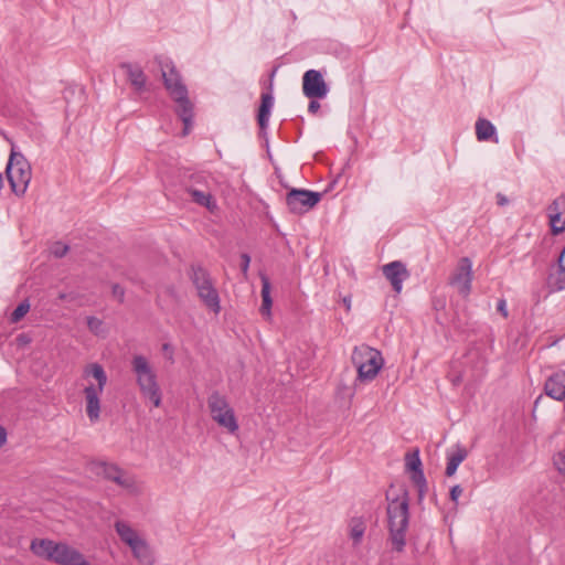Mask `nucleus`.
I'll list each match as a JSON object with an SVG mask.
<instances>
[{"instance_id":"f257e3e1","label":"nucleus","mask_w":565,"mask_h":565,"mask_svg":"<svg viewBox=\"0 0 565 565\" xmlns=\"http://www.w3.org/2000/svg\"><path fill=\"white\" fill-rule=\"evenodd\" d=\"M393 487L386 492V514L388 540L396 552H402L406 545V532L409 524V498L404 489L396 494L393 493Z\"/></svg>"},{"instance_id":"f03ea898","label":"nucleus","mask_w":565,"mask_h":565,"mask_svg":"<svg viewBox=\"0 0 565 565\" xmlns=\"http://www.w3.org/2000/svg\"><path fill=\"white\" fill-rule=\"evenodd\" d=\"M158 63L162 73L164 87L169 92L170 97L177 103L175 113L184 125L182 135L186 136L191 130L194 115L193 104L188 97V88L182 83L179 72L170 60L160 58Z\"/></svg>"},{"instance_id":"7ed1b4c3","label":"nucleus","mask_w":565,"mask_h":565,"mask_svg":"<svg viewBox=\"0 0 565 565\" xmlns=\"http://www.w3.org/2000/svg\"><path fill=\"white\" fill-rule=\"evenodd\" d=\"M30 550L34 555L58 565H92L78 550L64 542L35 539L31 542Z\"/></svg>"},{"instance_id":"20e7f679","label":"nucleus","mask_w":565,"mask_h":565,"mask_svg":"<svg viewBox=\"0 0 565 565\" xmlns=\"http://www.w3.org/2000/svg\"><path fill=\"white\" fill-rule=\"evenodd\" d=\"M131 371L135 374L141 397L154 407H159L162 403V391L158 383L157 373L149 360L140 354L135 355L131 360Z\"/></svg>"},{"instance_id":"39448f33","label":"nucleus","mask_w":565,"mask_h":565,"mask_svg":"<svg viewBox=\"0 0 565 565\" xmlns=\"http://www.w3.org/2000/svg\"><path fill=\"white\" fill-rule=\"evenodd\" d=\"M83 376L85 379L93 377L97 382V385L90 383L84 388L86 414L89 420L94 423L99 419V396L107 384V374L100 364L92 363L84 369Z\"/></svg>"},{"instance_id":"423d86ee","label":"nucleus","mask_w":565,"mask_h":565,"mask_svg":"<svg viewBox=\"0 0 565 565\" xmlns=\"http://www.w3.org/2000/svg\"><path fill=\"white\" fill-rule=\"evenodd\" d=\"M351 361L358 371V380L369 382L376 377L384 365L382 353L366 344L353 349Z\"/></svg>"},{"instance_id":"0eeeda50","label":"nucleus","mask_w":565,"mask_h":565,"mask_svg":"<svg viewBox=\"0 0 565 565\" xmlns=\"http://www.w3.org/2000/svg\"><path fill=\"white\" fill-rule=\"evenodd\" d=\"M7 179L11 190L17 195H23L32 178L31 166L22 153L12 151L6 168Z\"/></svg>"},{"instance_id":"6e6552de","label":"nucleus","mask_w":565,"mask_h":565,"mask_svg":"<svg viewBox=\"0 0 565 565\" xmlns=\"http://www.w3.org/2000/svg\"><path fill=\"white\" fill-rule=\"evenodd\" d=\"M207 407L212 419L230 434H236L239 426L234 409L227 398L218 392L207 397Z\"/></svg>"},{"instance_id":"1a4fd4ad","label":"nucleus","mask_w":565,"mask_h":565,"mask_svg":"<svg viewBox=\"0 0 565 565\" xmlns=\"http://www.w3.org/2000/svg\"><path fill=\"white\" fill-rule=\"evenodd\" d=\"M191 280L196 288L199 298L214 313L221 311L220 296L210 274L201 266L191 267Z\"/></svg>"},{"instance_id":"9d476101","label":"nucleus","mask_w":565,"mask_h":565,"mask_svg":"<svg viewBox=\"0 0 565 565\" xmlns=\"http://www.w3.org/2000/svg\"><path fill=\"white\" fill-rule=\"evenodd\" d=\"M321 200V193L305 189H291L286 195V204L294 214H303Z\"/></svg>"},{"instance_id":"9b49d317","label":"nucleus","mask_w":565,"mask_h":565,"mask_svg":"<svg viewBox=\"0 0 565 565\" xmlns=\"http://www.w3.org/2000/svg\"><path fill=\"white\" fill-rule=\"evenodd\" d=\"M302 92L308 98H324L329 87L319 71L309 70L302 76Z\"/></svg>"},{"instance_id":"f8f14e48","label":"nucleus","mask_w":565,"mask_h":565,"mask_svg":"<svg viewBox=\"0 0 565 565\" xmlns=\"http://www.w3.org/2000/svg\"><path fill=\"white\" fill-rule=\"evenodd\" d=\"M472 281V263L468 257L459 260L458 268L450 279V284L455 286L459 294L467 297L471 290Z\"/></svg>"},{"instance_id":"ddd939ff","label":"nucleus","mask_w":565,"mask_h":565,"mask_svg":"<svg viewBox=\"0 0 565 565\" xmlns=\"http://www.w3.org/2000/svg\"><path fill=\"white\" fill-rule=\"evenodd\" d=\"M382 271L385 278L391 282L393 290L397 294L402 291L403 282L411 276L405 264L399 260L384 265Z\"/></svg>"},{"instance_id":"4468645a","label":"nucleus","mask_w":565,"mask_h":565,"mask_svg":"<svg viewBox=\"0 0 565 565\" xmlns=\"http://www.w3.org/2000/svg\"><path fill=\"white\" fill-rule=\"evenodd\" d=\"M202 180H204L203 175H194L193 184L189 185L186 191L194 203L204 206L210 211H214L217 207L216 202L211 192L201 185Z\"/></svg>"},{"instance_id":"2eb2a0df","label":"nucleus","mask_w":565,"mask_h":565,"mask_svg":"<svg viewBox=\"0 0 565 565\" xmlns=\"http://www.w3.org/2000/svg\"><path fill=\"white\" fill-rule=\"evenodd\" d=\"M547 216L553 234L565 231V195H559L548 205Z\"/></svg>"},{"instance_id":"dca6fc26","label":"nucleus","mask_w":565,"mask_h":565,"mask_svg":"<svg viewBox=\"0 0 565 565\" xmlns=\"http://www.w3.org/2000/svg\"><path fill=\"white\" fill-rule=\"evenodd\" d=\"M125 71L127 81L136 93H143L147 89L148 78L140 65L124 62L119 65Z\"/></svg>"},{"instance_id":"f3484780","label":"nucleus","mask_w":565,"mask_h":565,"mask_svg":"<svg viewBox=\"0 0 565 565\" xmlns=\"http://www.w3.org/2000/svg\"><path fill=\"white\" fill-rule=\"evenodd\" d=\"M544 392L555 401L565 398V371H557L547 377Z\"/></svg>"},{"instance_id":"a211bd4d","label":"nucleus","mask_w":565,"mask_h":565,"mask_svg":"<svg viewBox=\"0 0 565 565\" xmlns=\"http://www.w3.org/2000/svg\"><path fill=\"white\" fill-rule=\"evenodd\" d=\"M468 451L467 449L457 444L452 449L447 451V466H446V476L451 477L456 473L459 465L467 458Z\"/></svg>"},{"instance_id":"6ab92c4d","label":"nucleus","mask_w":565,"mask_h":565,"mask_svg":"<svg viewBox=\"0 0 565 565\" xmlns=\"http://www.w3.org/2000/svg\"><path fill=\"white\" fill-rule=\"evenodd\" d=\"M130 550L140 565H153L154 557L149 544L145 539L130 546Z\"/></svg>"},{"instance_id":"aec40b11","label":"nucleus","mask_w":565,"mask_h":565,"mask_svg":"<svg viewBox=\"0 0 565 565\" xmlns=\"http://www.w3.org/2000/svg\"><path fill=\"white\" fill-rule=\"evenodd\" d=\"M274 106V97L271 93L262 94V103L258 109L257 120L262 131H264L269 121L271 108Z\"/></svg>"},{"instance_id":"412c9836","label":"nucleus","mask_w":565,"mask_h":565,"mask_svg":"<svg viewBox=\"0 0 565 565\" xmlns=\"http://www.w3.org/2000/svg\"><path fill=\"white\" fill-rule=\"evenodd\" d=\"M115 530L120 540L129 547L139 542L142 537L127 522L116 521Z\"/></svg>"},{"instance_id":"4be33fe9","label":"nucleus","mask_w":565,"mask_h":565,"mask_svg":"<svg viewBox=\"0 0 565 565\" xmlns=\"http://www.w3.org/2000/svg\"><path fill=\"white\" fill-rule=\"evenodd\" d=\"M547 286L552 291L565 289V266L557 264L547 277Z\"/></svg>"},{"instance_id":"5701e85b","label":"nucleus","mask_w":565,"mask_h":565,"mask_svg":"<svg viewBox=\"0 0 565 565\" xmlns=\"http://www.w3.org/2000/svg\"><path fill=\"white\" fill-rule=\"evenodd\" d=\"M92 470L98 475L103 476L105 479L113 481L114 477H116L121 469L115 463H108L105 461H97L92 463Z\"/></svg>"},{"instance_id":"b1692460","label":"nucleus","mask_w":565,"mask_h":565,"mask_svg":"<svg viewBox=\"0 0 565 565\" xmlns=\"http://www.w3.org/2000/svg\"><path fill=\"white\" fill-rule=\"evenodd\" d=\"M495 135V127L488 120L480 118L476 122V136L479 141L490 140Z\"/></svg>"},{"instance_id":"393cba45","label":"nucleus","mask_w":565,"mask_h":565,"mask_svg":"<svg viewBox=\"0 0 565 565\" xmlns=\"http://www.w3.org/2000/svg\"><path fill=\"white\" fill-rule=\"evenodd\" d=\"M260 280H262V307H260V312L264 315V316H269L270 315V309H271V305H273V300H271V297H270V281L268 279L267 276L263 275L260 277Z\"/></svg>"},{"instance_id":"a878e982","label":"nucleus","mask_w":565,"mask_h":565,"mask_svg":"<svg viewBox=\"0 0 565 565\" xmlns=\"http://www.w3.org/2000/svg\"><path fill=\"white\" fill-rule=\"evenodd\" d=\"M113 482L128 490L131 493H136L138 491V487L134 476L127 473L122 469L116 477H114Z\"/></svg>"},{"instance_id":"bb28decb","label":"nucleus","mask_w":565,"mask_h":565,"mask_svg":"<svg viewBox=\"0 0 565 565\" xmlns=\"http://www.w3.org/2000/svg\"><path fill=\"white\" fill-rule=\"evenodd\" d=\"M412 481L417 487L418 501H422L427 492V482L423 469L412 472Z\"/></svg>"},{"instance_id":"cd10ccee","label":"nucleus","mask_w":565,"mask_h":565,"mask_svg":"<svg viewBox=\"0 0 565 565\" xmlns=\"http://www.w3.org/2000/svg\"><path fill=\"white\" fill-rule=\"evenodd\" d=\"M365 532V525L361 520L353 519L350 523V537L355 544L360 543Z\"/></svg>"},{"instance_id":"c85d7f7f","label":"nucleus","mask_w":565,"mask_h":565,"mask_svg":"<svg viewBox=\"0 0 565 565\" xmlns=\"http://www.w3.org/2000/svg\"><path fill=\"white\" fill-rule=\"evenodd\" d=\"M405 466L407 470L414 472L422 469V460L419 458V451L416 449L413 452H407L405 456Z\"/></svg>"},{"instance_id":"c756f323","label":"nucleus","mask_w":565,"mask_h":565,"mask_svg":"<svg viewBox=\"0 0 565 565\" xmlns=\"http://www.w3.org/2000/svg\"><path fill=\"white\" fill-rule=\"evenodd\" d=\"M30 310V303L24 300L18 305V307L11 313V321L19 322Z\"/></svg>"},{"instance_id":"7c9ffc66","label":"nucleus","mask_w":565,"mask_h":565,"mask_svg":"<svg viewBox=\"0 0 565 565\" xmlns=\"http://www.w3.org/2000/svg\"><path fill=\"white\" fill-rule=\"evenodd\" d=\"M556 470L565 477V451H558L553 457Z\"/></svg>"},{"instance_id":"2f4dec72","label":"nucleus","mask_w":565,"mask_h":565,"mask_svg":"<svg viewBox=\"0 0 565 565\" xmlns=\"http://www.w3.org/2000/svg\"><path fill=\"white\" fill-rule=\"evenodd\" d=\"M68 249H70V247L67 245H65L61 242H56L53 244L51 252L55 257L62 258L63 256L66 255Z\"/></svg>"},{"instance_id":"473e14b6","label":"nucleus","mask_w":565,"mask_h":565,"mask_svg":"<svg viewBox=\"0 0 565 565\" xmlns=\"http://www.w3.org/2000/svg\"><path fill=\"white\" fill-rule=\"evenodd\" d=\"M102 326H103V322H102L100 319H98L96 317H88L87 318V327L95 334L99 333Z\"/></svg>"},{"instance_id":"72a5a7b5","label":"nucleus","mask_w":565,"mask_h":565,"mask_svg":"<svg viewBox=\"0 0 565 565\" xmlns=\"http://www.w3.org/2000/svg\"><path fill=\"white\" fill-rule=\"evenodd\" d=\"M111 294L119 302H124L125 289L120 285H113Z\"/></svg>"},{"instance_id":"f704fd0d","label":"nucleus","mask_w":565,"mask_h":565,"mask_svg":"<svg viewBox=\"0 0 565 565\" xmlns=\"http://www.w3.org/2000/svg\"><path fill=\"white\" fill-rule=\"evenodd\" d=\"M241 260L242 273L244 274V276H246L250 264V256L247 253H243L241 255Z\"/></svg>"},{"instance_id":"c9c22d12","label":"nucleus","mask_w":565,"mask_h":565,"mask_svg":"<svg viewBox=\"0 0 565 565\" xmlns=\"http://www.w3.org/2000/svg\"><path fill=\"white\" fill-rule=\"evenodd\" d=\"M462 488L459 484L454 486L450 489V499L457 504L458 498L462 494Z\"/></svg>"},{"instance_id":"e433bc0d","label":"nucleus","mask_w":565,"mask_h":565,"mask_svg":"<svg viewBox=\"0 0 565 565\" xmlns=\"http://www.w3.org/2000/svg\"><path fill=\"white\" fill-rule=\"evenodd\" d=\"M310 99L311 100L309 102V105H308V111L310 114L315 115L320 109V103L318 100H316L317 98H310Z\"/></svg>"},{"instance_id":"4c0bfd02","label":"nucleus","mask_w":565,"mask_h":565,"mask_svg":"<svg viewBox=\"0 0 565 565\" xmlns=\"http://www.w3.org/2000/svg\"><path fill=\"white\" fill-rule=\"evenodd\" d=\"M497 309L502 313L503 317H508L507 302L504 299H500L498 301Z\"/></svg>"},{"instance_id":"58836bf2","label":"nucleus","mask_w":565,"mask_h":565,"mask_svg":"<svg viewBox=\"0 0 565 565\" xmlns=\"http://www.w3.org/2000/svg\"><path fill=\"white\" fill-rule=\"evenodd\" d=\"M497 203L500 206H504V205H507L509 203V200H508V198L504 194L498 193L497 194Z\"/></svg>"},{"instance_id":"ea45409f","label":"nucleus","mask_w":565,"mask_h":565,"mask_svg":"<svg viewBox=\"0 0 565 565\" xmlns=\"http://www.w3.org/2000/svg\"><path fill=\"white\" fill-rule=\"evenodd\" d=\"M6 440H7V431L2 426H0V447L6 443Z\"/></svg>"},{"instance_id":"a19ab883","label":"nucleus","mask_w":565,"mask_h":565,"mask_svg":"<svg viewBox=\"0 0 565 565\" xmlns=\"http://www.w3.org/2000/svg\"><path fill=\"white\" fill-rule=\"evenodd\" d=\"M557 264L565 266V247L563 248V250L558 257Z\"/></svg>"},{"instance_id":"79ce46f5","label":"nucleus","mask_w":565,"mask_h":565,"mask_svg":"<svg viewBox=\"0 0 565 565\" xmlns=\"http://www.w3.org/2000/svg\"><path fill=\"white\" fill-rule=\"evenodd\" d=\"M342 301H343V305L345 306L347 310L349 311L351 309V298L344 297Z\"/></svg>"},{"instance_id":"37998d69","label":"nucleus","mask_w":565,"mask_h":565,"mask_svg":"<svg viewBox=\"0 0 565 565\" xmlns=\"http://www.w3.org/2000/svg\"><path fill=\"white\" fill-rule=\"evenodd\" d=\"M3 188V178H2V173L0 172V190H2Z\"/></svg>"},{"instance_id":"c03bdc74","label":"nucleus","mask_w":565,"mask_h":565,"mask_svg":"<svg viewBox=\"0 0 565 565\" xmlns=\"http://www.w3.org/2000/svg\"><path fill=\"white\" fill-rule=\"evenodd\" d=\"M58 298H60L61 300H64V299L66 298V295H65V294H60V295H58Z\"/></svg>"},{"instance_id":"a18cd8bd","label":"nucleus","mask_w":565,"mask_h":565,"mask_svg":"<svg viewBox=\"0 0 565 565\" xmlns=\"http://www.w3.org/2000/svg\"><path fill=\"white\" fill-rule=\"evenodd\" d=\"M163 350H169V344H163Z\"/></svg>"}]
</instances>
